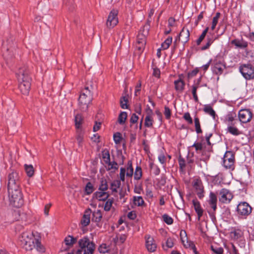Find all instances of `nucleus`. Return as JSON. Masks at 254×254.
Here are the masks:
<instances>
[{"instance_id": "1", "label": "nucleus", "mask_w": 254, "mask_h": 254, "mask_svg": "<svg viewBox=\"0 0 254 254\" xmlns=\"http://www.w3.org/2000/svg\"><path fill=\"white\" fill-rule=\"evenodd\" d=\"M20 245L26 251H31L33 248L40 253L45 252V249L38 239L36 238L31 231L23 232L19 238Z\"/></svg>"}, {"instance_id": "2", "label": "nucleus", "mask_w": 254, "mask_h": 254, "mask_svg": "<svg viewBox=\"0 0 254 254\" xmlns=\"http://www.w3.org/2000/svg\"><path fill=\"white\" fill-rule=\"evenodd\" d=\"M29 73V70L25 66L19 68L16 73L19 82V89L24 95H28L30 88L31 77Z\"/></svg>"}, {"instance_id": "3", "label": "nucleus", "mask_w": 254, "mask_h": 254, "mask_svg": "<svg viewBox=\"0 0 254 254\" xmlns=\"http://www.w3.org/2000/svg\"><path fill=\"white\" fill-rule=\"evenodd\" d=\"M92 100L93 93L88 87H86L78 99V106L80 111L82 112L87 111L89 105L91 103Z\"/></svg>"}, {"instance_id": "4", "label": "nucleus", "mask_w": 254, "mask_h": 254, "mask_svg": "<svg viewBox=\"0 0 254 254\" xmlns=\"http://www.w3.org/2000/svg\"><path fill=\"white\" fill-rule=\"evenodd\" d=\"M80 248L76 252V254H92L95 250V245L86 238L84 237L78 241Z\"/></svg>"}, {"instance_id": "5", "label": "nucleus", "mask_w": 254, "mask_h": 254, "mask_svg": "<svg viewBox=\"0 0 254 254\" xmlns=\"http://www.w3.org/2000/svg\"><path fill=\"white\" fill-rule=\"evenodd\" d=\"M10 204L15 207H20L23 204L21 191H8Z\"/></svg>"}, {"instance_id": "6", "label": "nucleus", "mask_w": 254, "mask_h": 254, "mask_svg": "<svg viewBox=\"0 0 254 254\" xmlns=\"http://www.w3.org/2000/svg\"><path fill=\"white\" fill-rule=\"evenodd\" d=\"M133 173V168L132 165V162L129 160L125 167H121L120 168V178L121 181L124 182L125 181L126 176L127 178H131Z\"/></svg>"}, {"instance_id": "7", "label": "nucleus", "mask_w": 254, "mask_h": 254, "mask_svg": "<svg viewBox=\"0 0 254 254\" xmlns=\"http://www.w3.org/2000/svg\"><path fill=\"white\" fill-rule=\"evenodd\" d=\"M7 188L8 190H18L19 189L21 190V188H19L17 173L13 172L9 175Z\"/></svg>"}, {"instance_id": "8", "label": "nucleus", "mask_w": 254, "mask_h": 254, "mask_svg": "<svg viewBox=\"0 0 254 254\" xmlns=\"http://www.w3.org/2000/svg\"><path fill=\"white\" fill-rule=\"evenodd\" d=\"M237 210L239 216L246 218L252 212L251 206L246 202H241L237 206Z\"/></svg>"}, {"instance_id": "9", "label": "nucleus", "mask_w": 254, "mask_h": 254, "mask_svg": "<svg viewBox=\"0 0 254 254\" xmlns=\"http://www.w3.org/2000/svg\"><path fill=\"white\" fill-rule=\"evenodd\" d=\"M234 161L233 153L232 151H227L223 157V165L226 169L233 170L234 168Z\"/></svg>"}, {"instance_id": "10", "label": "nucleus", "mask_w": 254, "mask_h": 254, "mask_svg": "<svg viewBox=\"0 0 254 254\" xmlns=\"http://www.w3.org/2000/svg\"><path fill=\"white\" fill-rule=\"evenodd\" d=\"M118 11L115 9L110 12L106 22V26L108 28H112L118 23Z\"/></svg>"}, {"instance_id": "11", "label": "nucleus", "mask_w": 254, "mask_h": 254, "mask_svg": "<svg viewBox=\"0 0 254 254\" xmlns=\"http://www.w3.org/2000/svg\"><path fill=\"white\" fill-rule=\"evenodd\" d=\"M240 71L247 80L251 79L254 78V69L250 65H244L240 68Z\"/></svg>"}, {"instance_id": "12", "label": "nucleus", "mask_w": 254, "mask_h": 254, "mask_svg": "<svg viewBox=\"0 0 254 254\" xmlns=\"http://www.w3.org/2000/svg\"><path fill=\"white\" fill-rule=\"evenodd\" d=\"M239 120L243 123H247L251 121L253 114L249 109H242L239 112Z\"/></svg>"}, {"instance_id": "13", "label": "nucleus", "mask_w": 254, "mask_h": 254, "mask_svg": "<svg viewBox=\"0 0 254 254\" xmlns=\"http://www.w3.org/2000/svg\"><path fill=\"white\" fill-rule=\"evenodd\" d=\"M214 66L213 71L216 74H221L222 73L224 69L225 68V65L223 63V60L219 57H217L214 61Z\"/></svg>"}, {"instance_id": "14", "label": "nucleus", "mask_w": 254, "mask_h": 254, "mask_svg": "<svg viewBox=\"0 0 254 254\" xmlns=\"http://www.w3.org/2000/svg\"><path fill=\"white\" fill-rule=\"evenodd\" d=\"M102 155L105 163L108 165V170H114L115 171L118 169V164L115 162H111L110 161V156L108 151H104Z\"/></svg>"}, {"instance_id": "15", "label": "nucleus", "mask_w": 254, "mask_h": 254, "mask_svg": "<svg viewBox=\"0 0 254 254\" xmlns=\"http://www.w3.org/2000/svg\"><path fill=\"white\" fill-rule=\"evenodd\" d=\"M145 246L149 252H154L156 250L157 244L154 239L150 235H146L145 237Z\"/></svg>"}, {"instance_id": "16", "label": "nucleus", "mask_w": 254, "mask_h": 254, "mask_svg": "<svg viewBox=\"0 0 254 254\" xmlns=\"http://www.w3.org/2000/svg\"><path fill=\"white\" fill-rule=\"evenodd\" d=\"M8 44H9V42L8 40H7L6 42L3 41L1 45L2 51L3 52L5 51V52L3 54V56L7 64L9 63V61L10 59H11L13 56V54H12L11 52H8L9 49L7 47V45Z\"/></svg>"}, {"instance_id": "17", "label": "nucleus", "mask_w": 254, "mask_h": 254, "mask_svg": "<svg viewBox=\"0 0 254 254\" xmlns=\"http://www.w3.org/2000/svg\"><path fill=\"white\" fill-rule=\"evenodd\" d=\"M233 197V194L230 191H220L219 200L223 203H228Z\"/></svg>"}, {"instance_id": "18", "label": "nucleus", "mask_w": 254, "mask_h": 254, "mask_svg": "<svg viewBox=\"0 0 254 254\" xmlns=\"http://www.w3.org/2000/svg\"><path fill=\"white\" fill-rule=\"evenodd\" d=\"M209 207L214 212L217 209V197L216 195L211 192L209 194V199L207 200Z\"/></svg>"}, {"instance_id": "19", "label": "nucleus", "mask_w": 254, "mask_h": 254, "mask_svg": "<svg viewBox=\"0 0 254 254\" xmlns=\"http://www.w3.org/2000/svg\"><path fill=\"white\" fill-rule=\"evenodd\" d=\"M231 44L234 45L237 48L245 49L248 47V43L243 39H236L231 41Z\"/></svg>"}, {"instance_id": "20", "label": "nucleus", "mask_w": 254, "mask_h": 254, "mask_svg": "<svg viewBox=\"0 0 254 254\" xmlns=\"http://www.w3.org/2000/svg\"><path fill=\"white\" fill-rule=\"evenodd\" d=\"M190 37V32L188 29L183 28L179 35V40L182 43H187Z\"/></svg>"}, {"instance_id": "21", "label": "nucleus", "mask_w": 254, "mask_h": 254, "mask_svg": "<svg viewBox=\"0 0 254 254\" xmlns=\"http://www.w3.org/2000/svg\"><path fill=\"white\" fill-rule=\"evenodd\" d=\"M192 204L195 212H196L198 220L202 216L203 210L201 208L199 202L196 199H193Z\"/></svg>"}, {"instance_id": "22", "label": "nucleus", "mask_w": 254, "mask_h": 254, "mask_svg": "<svg viewBox=\"0 0 254 254\" xmlns=\"http://www.w3.org/2000/svg\"><path fill=\"white\" fill-rule=\"evenodd\" d=\"M91 213V211L90 209L87 210L85 211L84 214L81 220V223L83 226H87L89 224Z\"/></svg>"}, {"instance_id": "23", "label": "nucleus", "mask_w": 254, "mask_h": 254, "mask_svg": "<svg viewBox=\"0 0 254 254\" xmlns=\"http://www.w3.org/2000/svg\"><path fill=\"white\" fill-rule=\"evenodd\" d=\"M193 188L196 190H203L204 188L201 180L199 178L194 179L191 182Z\"/></svg>"}, {"instance_id": "24", "label": "nucleus", "mask_w": 254, "mask_h": 254, "mask_svg": "<svg viewBox=\"0 0 254 254\" xmlns=\"http://www.w3.org/2000/svg\"><path fill=\"white\" fill-rule=\"evenodd\" d=\"M109 196V194L106 191H96L94 194V197L99 200H105Z\"/></svg>"}, {"instance_id": "25", "label": "nucleus", "mask_w": 254, "mask_h": 254, "mask_svg": "<svg viewBox=\"0 0 254 254\" xmlns=\"http://www.w3.org/2000/svg\"><path fill=\"white\" fill-rule=\"evenodd\" d=\"M180 237L181 238L182 242L185 247L189 248V246H186V245H190V243H193L192 242H189L188 241L187 233L185 231L181 230L180 232Z\"/></svg>"}, {"instance_id": "26", "label": "nucleus", "mask_w": 254, "mask_h": 254, "mask_svg": "<svg viewBox=\"0 0 254 254\" xmlns=\"http://www.w3.org/2000/svg\"><path fill=\"white\" fill-rule=\"evenodd\" d=\"M174 84L175 89L177 91L181 92L184 89L185 83L181 79H179L174 81Z\"/></svg>"}, {"instance_id": "27", "label": "nucleus", "mask_w": 254, "mask_h": 254, "mask_svg": "<svg viewBox=\"0 0 254 254\" xmlns=\"http://www.w3.org/2000/svg\"><path fill=\"white\" fill-rule=\"evenodd\" d=\"M200 81V79H198L197 83H194L191 86V93L193 95V99L195 102L198 101V99L197 95L196 94V90L199 87V82Z\"/></svg>"}, {"instance_id": "28", "label": "nucleus", "mask_w": 254, "mask_h": 254, "mask_svg": "<svg viewBox=\"0 0 254 254\" xmlns=\"http://www.w3.org/2000/svg\"><path fill=\"white\" fill-rule=\"evenodd\" d=\"M227 132L233 135L237 136L241 134L240 131L236 127L229 124L227 128Z\"/></svg>"}, {"instance_id": "29", "label": "nucleus", "mask_w": 254, "mask_h": 254, "mask_svg": "<svg viewBox=\"0 0 254 254\" xmlns=\"http://www.w3.org/2000/svg\"><path fill=\"white\" fill-rule=\"evenodd\" d=\"M92 215H93V218H92L93 221L97 222H99L102 217V214L101 213V211L100 210H95L93 212Z\"/></svg>"}, {"instance_id": "30", "label": "nucleus", "mask_w": 254, "mask_h": 254, "mask_svg": "<svg viewBox=\"0 0 254 254\" xmlns=\"http://www.w3.org/2000/svg\"><path fill=\"white\" fill-rule=\"evenodd\" d=\"M76 242V239L70 235L66 237L64 239V242L66 246H72Z\"/></svg>"}, {"instance_id": "31", "label": "nucleus", "mask_w": 254, "mask_h": 254, "mask_svg": "<svg viewBox=\"0 0 254 254\" xmlns=\"http://www.w3.org/2000/svg\"><path fill=\"white\" fill-rule=\"evenodd\" d=\"M203 110L206 113L210 115L213 118H215V112L210 105H205Z\"/></svg>"}, {"instance_id": "32", "label": "nucleus", "mask_w": 254, "mask_h": 254, "mask_svg": "<svg viewBox=\"0 0 254 254\" xmlns=\"http://www.w3.org/2000/svg\"><path fill=\"white\" fill-rule=\"evenodd\" d=\"M24 167L27 176L29 177H32L33 175L34 172V168L32 165L25 164Z\"/></svg>"}, {"instance_id": "33", "label": "nucleus", "mask_w": 254, "mask_h": 254, "mask_svg": "<svg viewBox=\"0 0 254 254\" xmlns=\"http://www.w3.org/2000/svg\"><path fill=\"white\" fill-rule=\"evenodd\" d=\"M127 118V113L126 112H122L120 113L118 117V122L120 124H124Z\"/></svg>"}, {"instance_id": "34", "label": "nucleus", "mask_w": 254, "mask_h": 254, "mask_svg": "<svg viewBox=\"0 0 254 254\" xmlns=\"http://www.w3.org/2000/svg\"><path fill=\"white\" fill-rule=\"evenodd\" d=\"M82 118L81 115H77L75 117V125L76 127L79 130L80 129V125L82 124Z\"/></svg>"}, {"instance_id": "35", "label": "nucleus", "mask_w": 254, "mask_h": 254, "mask_svg": "<svg viewBox=\"0 0 254 254\" xmlns=\"http://www.w3.org/2000/svg\"><path fill=\"white\" fill-rule=\"evenodd\" d=\"M172 42V38L169 37L162 44L161 47L164 50L167 49Z\"/></svg>"}, {"instance_id": "36", "label": "nucleus", "mask_w": 254, "mask_h": 254, "mask_svg": "<svg viewBox=\"0 0 254 254\" xmlns=\"http://www.w3.org/2000/svg\"><path fill=\"white\" fill-rule=\"evenodd\" d=\"M142 177V170L140 167L137 166L134 174V178L135 180H139Z\"/></svg>"}, {"instance_id": "37", "label": "nucleus", "mask_w": 254, "mask_h": 254, "mask_svg": "<svg viewBox=\"0 0 254 254\" xmlns=\"http://www.w3.org/2000/svg\"><path fill=\"white\" fill-rule=\"evenodd\" d=\"M108 189L107 181L106 179H102L100 181L99 190H106Z\"/></svg>"}, {"instance_id": "38", "label": "nucleus", "mask_w": 254, "mask_h": 254, "mask_svg": "<svg viewBox=\"0 0 254 254\" xmlns=\"http://www.w3.org/2000/svg\"><path fill=\"white\" fill-rule=\"evenodd\" d=\"M220 13L219 12H217L215 16L213 18L212 25L211 27V29L213 30L216 27L218 23V19L220 17Z\"/></svg>"}, {"instance_id": "39", "label": "nucleus", "mask_w": 254, "mask_h": 254, "mask_svg": "<svg viewBox=\"0 0 254 254\" xmlns=\"http://www.w3.org/2000/svg\"><path fill=\"white\" fill-rule=\"evenodd\" d=\"M133 202L135 205L138 206H142L144 203L143 198L141 196H134Z\"/></svg>"}, {"instance_id": "40", "label": "nucleus", "mask_w": 254, "mask_h": 254, "mask_svg": "<svg viewBox=\"0 0 254 254\" xmlns=\"http://www.w3.org/2000/svg\"><path fill=\"white\" fill-rule=\"evenodd\" d=\"M234 235V239L238 240L241 238L243 235V232L240 229H237L232 232Z\"/></svg>"}, {"instance_id": "41", "label": "nucleus", "mask_w": 254, "mask_h": 254, "mask_svg": "<svg viewBox=\"0 0 254 254\" xmlns=\"http://www.w3.org/2000/svg\"><path fill=\"white\" fill-rule=\"evenodd\" d=\"M211 249L212 252L215 254H223L224 250L221 247L211 246Z\"/></svg>"}, {"instance_id": "42", "label": "nucleus", "mask_w": 254, "mask_h": 254, "mask_svg": "<svg viewBox=\"0 0 254 254\" xmlns=\"http://www.w3.org/2000/svg\"><path fill=\"white\" fill-rule=\"evenodd\" d=\"M194 125L195 127V130L197 133H200L202 132V130L200 128V125L199 119L197 117L194 118Z\"/></svg>"}, {"instance_id": "43", "label": "nucleus", "mask_w": 254, "mask_h": 254, "mask_svg": "<svg viewBox=\"0 0 254 254\" xmlns=\"http://www.w3.org/2000/svg\"><path fill=\"white\" fill-rule=\"evenodd\" d=\"M111 185L112 190H117V189L119 188L121 186V182L119 180H115L111 183Z\"/></svg>"}, {"instance_id": "44", "label": "nucleus", "mask_w": 254, "mask_h": 254, "mask_svg": "<svg viewBox=\"0 0 254 254\" xmlns=\"http://www.w3.org/2000/svg\"><path fill=\"white\" fill-rule=\"evenodd\" d=\"M208 30V27H207L201 33V35L199 36V38L196 41V43L197 45H199L202 41L205 38L206 33H207Z\"/></svg>"}, {"instance_id": "45", "label": "nucleus", "mask_w": 254, "mask_h": 254, "mask_svg": "<svg viewBox=\"0 0 254 254\" xmlns=\"http://www.w3.org/2000/svg\"><path fill=\"white\" fill-rule=\"evenodd\" d=\"M127 101H128L126 97L124 96L121 98V99L120 100V104H121V107L122 108L124 109L127 108Z\"/></svg>"}, {"instance_id": "46", "label": "nucleus", "mask_w": 254, "mask_h": 254, "mask_svg": "<svg viewBox=\"0 0 254 254\" xmlns=\"http://www.w3.org/2000/svg\"><path fill=\"white\" fill-rule=\"evenodd\" d=\"M152 119L150 115H147L145 118L144 125L147 127H151L152 126Z\"/></svg>"}, {"instance_id": "47", "label": "nucleus", "mask_w": 254, "mask_h": 254, "mask_svg": "<svg viewBox=\"0 0 254 254\" xmlns=\"http://www.w3.org/2000/svg\"><path fill=\"white\" fill-rule=\"evenodd\" d=\"M173 246H174V243H173V240L171 238H168L166 241V248H165L164 245H163V248L164 250H167V248H171L173 247Z\"/></svg>"}, {"instance_id": "48", "label": "nucleus", "mask_w": 254, "mask_h": 254, "mask_svg": "<svg viewBox=\"0 0 254 254\" xmlns=\"http://www.w3.org/2000/svg\"><path fill=\"white\" fill-rule=\"evenodd\" d=\"M162 217H163L164 221L166 223H167L168 225H171L173 223V219L172 218V217H171L167 214H164Z\"/></svg>"}, {"instance_id": "49", "label": "nucleus", "mask_w": 254, "mask_h": 254, "mask_svg": "<svg viewBox=\"0 0 254 254\" xmlns=\"http://www.w3.org/2000/svg\"><path fill=\"white\" fill-rule=\"evenodd\" d=\"M113 203V200L111 199H109L107 200V201L105 202L104 206V209L105 211H109L111 208V206L112 205Z\"/></svg>"}, {"instance_id": "50", "label": "nucleus", "mask_w": 254, "mask_h": 254, "mask_svg": "<svg viewBox=\"0 0 254 254\" xmlns=\"http://www.w3.org/2000/svg\"><path fill=\"white\" fill-rule=\"evenodd\" d=\"M184 118L186 121L188 122V123L190 124H192V120L189 113H185L184 115Z\"/></svg>"}, {"instance_id": "51", "label": "nucleus", "mask_w": 254, "mask_h": 254, "mask_svg": "<svg viewBox=\"0 0 254 254\" xmlns=\"http://www.w3.org/2000/svg\"><path fill=\"white\" fill-rule=\"evenodd\" d=\"M213 42V40L211 38H209L207 39V42L206 45L201 48L202 50H205L207 49L209 46L212 44Z\"/></svg>"}, {"instance_id": "52", "label": "nucleus", "mask_w": 254, "mask_h": 254, "mask_svg": "<svg viewBox=\"0 0 254 254\" xmlns=\"http://www.w3.org/2000/svg\"><path fill=\"white\" fill-rule=\"evenodd\" d=\"M121 136L119 132H117L114 134V140L116 143H119L121 141Z\"/></svg>"}, {"instance_id": "53", "label": "nucleus", "mask_w": 254, "mask_h": 254, "mask_svg": "<svg viewBox=\"0 0 254 254\" xmlns=\"http://www.w3.org/2000/svg\"><path fill=\"white\" fill-rule=\"evenodd\" d=\"M164 115L167 119H170L171 117V111L168 107H165Z\"/></svg>"}, {"instance_id": "54", "label": "nucleus", "mask_w": 254, "mask_h": 254, "mask_svg": "<svg viewBox=\"0 0 254 254\" xmlns=\"http://www.w3.org/2000/svg\"><path fill=\"white\" fill-rule=\"evenodd\" d=\"M78 135H77L76 137L77 141L79 144V145H80L81 143L82 142L83 140V136L81 134V132H80V130H78Z\"/></svg>"}, {"instance_id": "55", "label": "nucleus", "mask_w": 254, "mask_h": 254, "mask_svg": "<svg viewBox=\"0 0 254 254\" xmlns=\"http://www.w3.org/2000/svg\"><path fill=\"white\" fill-rule=\"evenodd\" d=\"M158 160L162 164L164 165L165 164L166 157L163 154L161 153L159 154L158 156Z\"/></svg>"}, {"instance_id": "56", "label": "nucleus", "mask_w": 254, "mask_h": 254, "mask_svg": "<svg viewBox=\"0 0 254 254\" xmlns=\"http://www.w3.org/2000/svg\"><path fill=\"white\" fill-rule=\"evenodd\" d=\"M99 251L100 253H103V254H105L106 253L108 252V250L106 248L105 244H103L100 246V247L99 248Z\"/></svg>"}, {"instance_id": "57", "label": "nucleus", "mask_w": 254, "mask_h": 254, "mask_svg": "<svg viewBox=\"0 0 254 254\" xmlns=\"http://www.w3.org/2000/svg\"><path fill=\"white\" fill-rule=\"evenodd\" d=\"M136 217V213L133 211H130V212H128V213L127 214V217L131 220L135 219Z\"/></svg>"}, {"instance_id": "58", "label": "nucleus", "mask_w": 254, "mask_h": 254, "mask_svg": "<svg viewBox=\"0 0 254 254\" xmlns=\"http://www.w3.org/2000/svg\"><path fill=\"white\" fill-rule=\"evenodd\" d=\"M138 119V116L135 114H133L132 115L130 121L131 123L134 124L137 122V120Z\"/></svg>"}, {"instance_id": "59", "label": "nucleus", "mask_w": 254, "mask_h": 254, "mask_svg": "<svg viewBox=\"0 0 254 254\" xmlns=\"http://www.w3.org/2000/svg\"><path fill=\"white\" fill-rule=\"evenodd\" d=\"M141 83L140 82L135 86L134 95L137 96L141 90Z\"/></svg>"}, {"instance_id": "60", "label": "nucleus", "mask_w": 254, "mask_h": 254, "mask_svg": "<svg viewBox=\"0 0 254 254\" xmlns=\"http://www.w3.org/2000/svg\"><path fill=\"white\" fill-rule=\"evenodd\" d=\"M186 245L189 246V248H190V249H191L192 250L194 254H198V252H197L195 246L193 243H190V245L187 244Z\"/></svg>"}, {"instance_id": "61", "label": "nucleus", "mask_w": 254, "mask_h": 254, "mask_svg": "<svg viewBox=\"0 0 254 254\" xmlns=\"http://www.w3.org/2000/svg\"><path fill=\"white\" fill-rule=\"evenodd\" d=\"M51 206V204L49 203L45 205L44 209V214L48 216L49 215V211Z\"/></svg>"}, {"instance_id": "62", "label": "nucleus", "mask_w": 254, "mask_h": 254, "mask_svg": "<svg viewBox=\"0 0 254 254\" xmlns=\"http://www.w3.org/2000/svg\"><path fill=\"white\" fill-rule=\"evenodd\" d=\"M179 162L180 166L181 168H183L186 166L185 161L183 158H179Z\"/></svg>"}, {"instance_id": "63", "label": "nucleus", "mask_w": 254, "mask_h": 254, "mask_svg": "<svg viewBox=\"0 0 254 254\" xmlns=\"http://www.w3.org/2000/svg\"><path fill=\"white\" fill-rule=\"evenodd\" d=\"M192 146L195 147L196 150H201L202 148V144L201 143H194Z\"/></svg>"}, {"instance_id": "64", "label": "nucleus", "mask_w": 254, "mask_h": 254, "mask_svg": "<svg viewBox=\"0 0 254 254\" xmlns=\"http://www.w3.org/2000/svg\"><path fill=\"white\" fill-rule=\"evenodd\" d=\"M100 125H101V124L100 123H96L93 127V131L96 132V131H98L100 128Z\"/></svg>"}]
</instances>
